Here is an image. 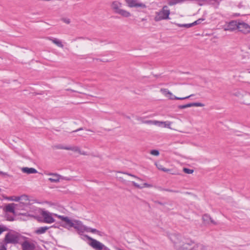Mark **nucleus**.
Wrapping results in <instances>:
<instances>
[{"mask_svg": "<svg viewBox=\"0 0 250 250\" xmlns=\"http://www.w3.org/2000/svg\"><path fill=\"white\" fill-rule=\"evenodd\" d=\"M170 239L176 250H191L193 242L179 234H172Z\"/></svg>", "mask_w": 250, "mask_h": 250, "instance_id": "nucleus-1", "label": "nucleus"}, {"mask_svg": "<svg viewBox=\"0 0 250 250\" xmlns=\"http://www.w3.org/2000/svg\"><path fill=\"white\" fill-rule=\"evenodd\" d=\"M111 6L112 9L116 14H119L125 18H128L131 16L130 12L121 8L122 3L119 1H113L111 3Z\"/></svg>", "mask_w": 250, "mask_h": 250, "instance_id": "nucleus-2", "label": "nucleus"}, {"mask_svg": "<svg viewBox=\"0 0 250 250\" xmlns=\"http://www.w3.org/2000/svg\"><path fill=\"white\" fill-rule=\"evenodd\" d=\"M156 16L154 19L156 21H160L164 20L169 19L170 14V10L168 7L166 5L163 6L161 10L156 12Z\"/></svg>", "mask_w": 250, "mask_h": 250, "instance_id": "nucleus-3", "label": "nucleus"}, {"mask_svg": "<svg viewBox=\"0 0 250 250\" xmlns=\"http://www.w3.org/2000/svg\"><path fill=\"white\" fill-rule=\"evenodd\" d=\"M54 214L44 210H42L41 212V215L43 218V222L48 224L55 222V220L53 218V216H55Z\"/></svg>", "mask_w": 250, "mask_h": 250, "instance_id": "nucleus-4", "label": "nucleus"}, {"mask_svg": "<svg viewBox=\"0 0 250 250\" xmlns=\"http://www.w3.org/2000/svg\"><path fill=\"white\" fill-rule=\"evenodd\" d=\"M20 240V235L15 232H9L5 237V241L6 243L16 244Z\"/></svg>", "mask_w": 250, "mask_h": 250, "instance_id": "nucleus-5", "label": "nucleus"}, {"mask_svg": "<svg viewBox=\"0 0 250 250\" xmlns=\"http://www.w3.org/2000/svg\"><path fill=\"white\" fill-rule=\"evenodd\" d=\"M161 92L164 94L166 97L168 98V99L170 100H183L185 99H187L189 98V97L192 96L193 95L191 94L188 96L185 97H178L175 96H174L172 93L170 92L166 88H161L160 89Z\"/></svg>", "mask_w": 250, "mask_h": 250, "instance_id": "nucleus-6", "label": "nucleus"}, {"mask_svg": "<svg viewBox=\"0 0 250 250\" xmlns=\"http://www.w3.org/2000/svg\"><path fill=\"white\" fill-rule=\"evenodd\" d=\"M55 216L65 222L66 228H72L74 225V220H71L68 217L60 215L57 214H54Z\"/></svg>", "mask_w": 250, "mask_h": 250, "instance_id": "nucleus-7", "label": "nucleus"}, {"mask_svg": "<svg viewBox=\"0 0 250 250\" xmlns=\"http://www.w3.org/2000/svg\"><path fill=\"white\" fill-rule=\"evenodd\" d=\"M237 29L245 34L250 33V26L244 22H238Z\"/></svg>", "mask_w": 250, "mask_h": 250, "instance_id": "nucleus-8", "label": "nucleus"}, {"mask_svg": "<svg viewBox=\"0 0 250 250\" xmlns=\"http://www.w3.org/2000/svg\"><path fill=\"white\" fill-rule=\"evenodd\" d=\"M72 228L76 229L79 234L82 233L85 231L86 226H84L81 221L74 220V225Z\"/></svg>", "mask_w": 250, "mask_h": 250, "instance_id": "nucleus-9", "label": "nucleus"}, {"mask_svg": "<svg viewBox=\"0 0 250 250\" xmlns=\"http://www.w3.org/2000/svg\"><path fill=\"white\" fill-rule=\"evenodd\" d=\"M89 245L95 250H105L106 247L97 240H92V242L89 243Z\"/></svg>", "mask_w": 250, "mask_h": 250, "instance_id": "nucleus-10", "label": "nucleus"}, {"mask_svg": "<svg viewBox=\"0 0 250 250\" xmlns=\"http://www.w3.org/2000/svg\"><path fill=\"white\" fill-rule=\"evenodd\" d=\"M22 250H35V244L33 242L25 240L21 244Z\"/></svg>", "mask_w": 250, "mask_h": 250, "instance_id": "nucleus-11", "label": "nucleus"}, {"mask_svg": "<svg viewBox=\"0 0 250 250\" xmlns=\"http://www.w3.org/2000/svg\"><path fill=\"white\" fill-rule=\"evenodd\" d=\"M127 5L130 7H142L146 8V6L143 3L139 2L137 0H125Z\"/></svg>", "mask_w": 250, "mask_h": 250, "instance_id": "nucleus-12", "label": "nucleus"}, {"mask_svg": "<svg viewBox=\"0 0 250 250\" xmlns=\"http://www.w3.org/2000/svg\"><path fill=\"white\" fill-rule=\"evenodd\" d=\"M238 22L236 21H231L229 22L224 28L225 31H233L237 29Z\"/></svg>", "mask_w": 250, "mask_h": 250, "instance_id": "nucleus-13", "label": "nucleus"}, {"mask_svg": "<svg viewBox=\"0 0 250 250\" xmlns=\"http://www.w3.org/2000/svg\"><path fill=\"white\" fill-rule=\"evenodd\" d=\"M204 106V104L201 103H191L185 105H179L178 107L179 109H184L187 107H190L192 106L203 107Z\"/></svg>", "mask_w": 250, "mask_h": 250, "instance_id": "nucleus-14", "label": "nucleus"}, {"mask_svg": "<svg viewBox=\"0 0 250 250\" xmlns=\"http://www.w3.org/2000/svg\"><path fill=\"white\" fill-rule=\"evenodd\" d=\"M203 222L205 224H210V223L216 225L217 223L208 214H204L202 217Z\"/></svg>", "mask_w": 250, "mask_h": 250, "instance_id": "nucleus-15", "label": "nucleus"}, {"mask_svg": "<svg viewBox=\"0 0 250 250\" xmlns=\"http://www.w3.org/2000/svg\"><path fill=\"white\" fill-rule=\"evenodd\" d=\"M17 205L14 203L9 204L5 207V211L7 212H10L15 214V209Z\"/></svg>", "mask_w": 250, "mask_h": 250, "instance_id": "nucleus-16", "label": "nucleus"}, {"mask_svg": "<svg viewBox=\"0 0 250 250\" xmlns=\"http://www.w3.org/2000/svg\"><path fill=\"white\" fill-rule=\"evenodd\" d=\"M204 21L203 19H199L197 20V21H195L194 22H192L191 23L184 24H178L177 25L179 27H186V28H189V27H191L192 26H194V25H195L199 24L201 23V22L202 21Z\"/></svg>", "mask_w": 250, "mask_h": 250, "instance_id": "nucleus-17", "label": "nucleus"}, {"mask_svg": "<svg viewBox=\"0 0 250 250\" xmlns=\"http://www.w3.org/2000/svg\"><path fill=\"white\" fill-rule=\"evenodd\" d=\"M241 103L245 104L250 105V93L245 92L243 97Z\"/></svg>", "mask_w": 250, "mask_h": 250, "instance_id": "nucleus-18", "label": "nucleus"}, {"mask_svg": "<svg viewBox=\"0 0 250 250\" xmlns=\"http://www.w3.org/2000/svg\"><path fill=\"white\" fill-rule=\"evenodd\" d=\"M171 123L170 122L167 121V122H162V121H156L155 125L160 126V127H167L169 128H170V125Z\"/></svg>", "mask_w": 250, "mask_h": 250, "instance_id": "nucleus-19", "label": "nucleus"}, {"mask_svg": "<svg viewBox=\"0 0 250 250\" xmlns=\"http://www.w3.org/2000/svg\"><path fill=\"white\" fill-rule=\"evenodd\" d=\"M48 40L51 41L54 44H56L58 47L62 48L63 45L62 42L57 38H48Z\"/></svg>", "mask_w": 250, "mask_h": 250, "instance_id": "nucleus-20", "label": "nucleus"}, {"mask_svg": "<svg viewBox=\"0 0 250 250\" xmlns=\"http://www.w3.org/2000/svg\"><path fill=\"white\" fill-rule=\"evenodd\" d=\"M48 175L52 176L48 180L51 182H58L60 181L61 176L56 173H49Z\"/></svg>", "mask_w": 250, "mask_h": 250, "instance_id": "nucleus-21", "label": "nucleus"}, {"mask_svg": "<svg viewBox=\"0 0 250 250\" xmlns=\"http://www.w3.org/2000/svg\"><path fill=\"white\" fill-rule=\"evenodd\" d=\"M21 171L23 173L27 174L37 173L38 172L37 170L35 168L27 167H22L21 168Z\"/></svg>", "mask_w": 250, "mask_h": 250, "instance_id": "nucleus-22", "label": "nucleus"}, {"mask_svg": "<svg viewBox=\"0 0 250 250\" xmlns=\"http://www.w3.org/2000/svg\"><path fill=\"white\" fill-rule=\"evenodd\" d=\"M50 227L47 226L40 227L35 232L37 234H42L44 233Z\"/></svg>", "mask_w": 250, "mask_h": 250, "instance_id": "nucleus-23", "label": "nucleus"}, {"mask_svg": "<svg viewBox=\"0 0 250 250\" xmlns=\"http://www.w3.org/2000/svg\"><path fill=\"white\" fill-rule=\"evenodd\" d=\"M191 250H207V248L202 244H196L192 247Z\"/></svg>", "mask_w": 250, "mask_h": 250, "instance_id": "nucleus-24", "label": "nucleus"}, {"mask_svg": "<svg viewBox=\"0 0 250 250\" xmlns=\"http://www.w3.org/2000/svg\"><path fill=\"white\" fill-rule=\"evenodd\" d=\"M132 184L134 186H135V187L139 188H142L144 187H146V188L152 187V185L149 184L147 183H144L143 187L140 186L139 184H138L137 183H136L134 182H132Z\"/></svg>", "mask_w": 250, "mask_h": 250, "instance_id": "nucleus-25", "label": "nucleus"}, {"mask_svg": "<svg viewBox=\"0 0 250 250\" xmlns=\"http://www.w3.org/2000/svg\"><path fill=\"white\" fill-rule=\"evenodd\" d=\"M68 150H72L74 152H78L79 153L80 152L81 149L78 146H68V148H66Z\"/></svg>", "mask_w": 250, "mask_h": 250, "instance_id": "nucleus-26", "label": "nucleus"}, {"mask_svg": "<svg viewBox=\"0 0 250 250\" xmlns=\"http://www.w3.org/2000/svg\"><path fill=\"white\" fill-rule=\"evenodd\" d=\"M233 95H234L235 97H237L238 98L240 102L241 103L244 95V93H241L240 91H236L233 93Z\"/></svg>", "mask_w": 250, "mask_h": 250, "instance_id": "nucleus-27", "label": "nucleus"}, {"mask_svg": "<svg viewBox=\"0 0 250 250\" xmlns=\"http://www.w3.org/2000/svg\"><path fill=\"white\" fill-rule=\"evenodd\" d=\"M184 1V0H168V4L170 6H172L178 3H181Z\"/></svg>", "mask_w": 250, "mask_h": 250, "instance_id": "nucleus-28", "label": "nucleus"}, {"mask_svg": "<svg viewBox=\"0 0 250 250\" xmlns=\"http://www.w3.org/2000/svg\"><path fill=\"white\" fill-rule=\"evenodd\" d=\"M85 231L86 232H91L92 233H96L99 232L98 230H97L95 229H92L90 228H88L87 227H86Z\"/></svg>", "mask_w": 250, "mask_h": 250, "instance_id": "nucleus-29", "label": "nucleus"}, {"mask_svg": "<svg viewBox=\"0 0 250 250\" xmlns=\"http://www.w3.org/2000/svg\"><path fill=\"white\" fill-rule=\"evenodd\" d=\"M155 165L159 169L162 170V171H165V172L169 171V170L168 169H167L166 168H163L162 166L160 164L156 163Z\"/></svg>", "mask_w": 250, "mask_h": 250, "instance_id": "nucleus-30", "label": "nucleus"}, {"mask_svg": "<svg viewBox=\"0 0 250 250\" xmlns=\"http://www.w3.org/2000/svg\"><path fill=\"white\" fill-rule=\"evenodd\" d=\"M156 121H155V120H147V121H143L142 122L146 124L155 125Z\"/></svg>", "mask_w": 250, "mask_h": 250, "instance_id": "nucleus-31", "label": "nucleus"}, {"mask_svg": "<svg viewBox=\"0 0 250 250\" xmlns=\"http://www.w3.org/2000/svg\"><path fill=\"white\" fill-rule=\"evenodd\" d=\"M150 154L152 155L157 156L159 155L160 153L158 150L154 149L150 151Z\"/></svg>", "mask_w": 250, "mask_h": 250, "instance_id": "nucleus-32", "label": "nucleus"}, {"mask_svg": "<svg viewBox=\"0 0 250 250\" xmlns=\"http://www.w3.org/2000/svg\"><path fill=\"white\" fill-rule=\"evenodd\" d=\"M183 171L187 174H192L194 170L193 169H189L188 168H184Z\"/></svg>", "mask_w": 250, "mask_h": 250, "instance_id": "nucleus-33", "label": "nucleus"}, {"mask_svg": "<svg viewBox=\"0 0 250 250\" xmlns=\"http://www.w3.org/2000/svg\"><path fill=\"white\" fill-rule=\"evenodd\" d=\"M118 173L119 174H121V175H123V174H126V175H128L129 176H132L133 177H134L135 178H137L138 179V180H140V181H142V180L141 179H140V178L139 177H137V176L134 175H132L131 174H129V173H122V172H119Z\"/></svg>", "mask_w": 250, "mask_h": 250, "instance_id": "nucleus-34", "label": "nucleus"}, {"mask_svg": "<svg viewBox=\"0 0 250 250\" xmlns=\"http://www.w3.org/2000/svg\"><path fill=\"white\" fill-rule=\"evenodd\" d=\"M20 200L24 201H28L29 200L28 197L26 195H22L20 196Z\"/></svg>", "mask_w": 250, "mask_h": 250, "instance_id": "nucleus-35", "label": "nucleus"}, {"mask_svg": "<svg viewBox=\"0 0 250 250\" xmlns=\"http://www.w3.org/2000/svg\"><path fill=\"white\" fill-rule=\"evenodd\" d=\"M66 90H67V91H71L74 92H77V93H80V94H87L86 93H85L84 92H83L82 91L75 90H73V89H66Z\"/></svg>", "mask_w": 250, "mask_h": 250, "instance_id": "nucleus-36", "label": "nucleus"}, {"mask_svg": "<svg viewBox=\"0 0 250 250\" xmlns=\"http://www.w3.org/2000/svg\"><path fill=\"white\" fill-rule=\"evenodd\" d=\"M165 191L170 192H174V193H179L180 191L179 190H172L169 188H165Z\"/></svg>", "mask_w": 250, "mask_h": 250, "instance_id": "nucleus-37", "label": "nucleus"}, {"mask_svg": "<svg viewBox=\"0 0 250 250\" xmlns=\"http://www.w3.org/2000/svg\"><path fill=\"white\" fill-rule=\"evenodd\" d=\"M60 180H67V181H70L71 180V178L67 177H63L61 176Z\"/></svg>", "mask_w": 250, "mask_h": 250, "instance_id": "nucleus-38", "label": "nucleus"}, {"mask_svg": "<svg viewBox=\"0 0 250 250\" xmlns=\"http://www.w3.org/2000/svg\"><path fill=\"white\" fill-rule=\"evenodd\" d=\"M117 178H118L121 181L123 182V181H125V180H124V179L123 176H122L121 175H118L117 176Z\"/></svg>", "mask_w": 250, "mask_h": 250, "instance_id": "nucleus-39", "label": "nucleus"}, {"mask_svg": "<svg viewBox=\"0 0 250 250\" xmlns=\"http://www.w3.org/2000/svg\"><path fill=\"white\" fill-rule=\"evenodd\" d=\"M57 148H59V149L67 150V149L66 148H68V146H58Z\"/></svg>", "mask_w": 250, "mask_h": 250, "instance_id": "nucleus-40", "label": "nucleus"}, {"mask_svg": "<svg viewBox=\"0 0 250 250\" xmlns=\"http://www.w3.org/2000/svg\"><path fill=\"white\" fill-rule=\"evenodd\" d=\"M4 230H5V228L0 226V234Z\"/></svg>", "mask_w": 250, "mask_h": 250, "instance_id": "nucleus-41", "label": "nucleus"}, {"mask_svg": "<svg viewBox=\"0 0 250 250\" xmlns=\"http://www.w3.org/2000/svg\"><path fill=\"white\" fill-rule=\"evenodd\" d=\"M79 154L83 155H87V153L86 152L82 151L81 150L80 152H79Z\"/></svg>", "mask_w": 250, "mask_h": 250, "instance_id": "nucleus-42", "label": "nucleus"}, {"mask_svg": "<svg viewBox=\"0 0 250 250\" xmlns=\"http://www.w3.org/2000/svg\"><path fill=\"white\" fill-rule=\"evenodd\" d=\"M20 198H21L20 196L15 197L14 200L15 201H19L20 200Z\"/></svg>", "mask_w": 250, "mask_h": 250, "instance_id": "nucleus-43", "label": "nucleus"}, {"mask_svg": "<svg viewBox=\"0 0 250 250\" xmlns=\"http://www.w3.org/2000/svg\"><path fill=\"white\" fill-rule=\"evenodd\" d=\"M156 188L160 191H165V188H163L161 187H157Z\"/></svg>", "mask_w": 250, "mask_h": 250, "instance_id": "nucleus-44", "label": "nucleus"}, {"mask_svg": "<svg viewBox=\"0 0 250 250\" xmlns=\"http://www.w3.org/2000/svg\"><path fill=\"white\" fill-rule=\"evenodd\" d=\"M0 250H6V249L3 245H1L0 246Z\"/></svg>", "mask_w": 250, "mask_h": 250, "instance_id": "nucleus-45", "label": "nucleus"}, {"mask_svg": "<svg viewBox=\"0 0 250 250\" xmlns=\"http://www.w3.org/2000/svg\"><path fill=\"white\" fill-rule=\"evenodd\" d=\"M155 202L156 204H158L160 205H164V203H162V202H159V201H155Z\"/></svg>", "mask_w": 250, "mask_h": 250, "instance_id": "nucleus-46", "label": "nucleus"}, {"mask_svg": "<svg viewBox=\"0 0 250 250\" xmlns=\"http://www.w3.org/2000/svg\"><path fill=\"white\" fill-rule=\"evenodd\" d=\"M86 237L87 238V239H88V240H90V241H91V242H92V240H95L94 239H93V238H92L91 237H89V236H87V235H86Z\"/></svg>", "mask_w": 250, "mask_h": 250, "instance_id": "nucleus-47", "label": "nucleus"}, {"mask_svg": "<svg viewBox=\"0 0 250 250\" xmlns=\"http://www.w3.org/2000/svg\"><path fill=\"white\" fill-rule=\"evenodd\" d=\"M0 174L2 175H7V174L6 173L0 171Z\"/></svg>", "mask_w": 250, "mask_h": 250, "instance_id": "nucleus-48", "label": "nucleus"}, {"mask_svg": "<svg viewBox=\"0 0 250 250\" xmlns=\"http://www.w3.org/2000/svg\"><path fill=\"white\" fill-rule=\"evenodd\" d=\"M82 129H83V128H79V129H77V130H74V131H72V132H77V131H80V130H82Z\"/></svg>", "mask_w": 250, "mask_h": 250, "instance_id": "nucleus-49", "label": "nucleus"}, {"mask_svg": "<svg viewBox=\"0 0 250 250\" xmlns=\"http://www.w3.org/2000/svg\"><path fill=\"white\" fill-rule=\"evenodd\" d=\"M197 1H208V0H197Z\"/></svg>", "mask_w": 250, "mask_h": 250, "instance_id": "nucleus-50", "label": "nucleus"}, {"mask_svg": "<svg viewBox=\"0 0 250 250\" xmlns=\"http://www.w3.org/2000/svg\"><path fill=\"white\" fill-rule=\"evenodd\" d=\"M8 199H9V200H14V198H13V197H9V198H8Z\"/></svg>", "mask_w": 250, "mask_h": 250, "instance_id": "nucleus-51", "label": "nucleus"}, {"mask_svg": "<svg viewBox=\"0 0 250 250\" xmlns=\"http://www.w3.org/2000/svg\"><path fill=\"white\" fill-rule=\"evenodd\" d=\"M65 22H66L67 23H69L70 22L69 20H67L65 21Z\"/></svg>", "mask_w": 250, "mask_h": 250, "instance_id": "nucleus-52", "label": "nucleus"}, {"mask_svg": "<svg viewBox=\"0 0 250 250\" xmlns=\"http://www.w3.org/2000/svg\"><path fill=\"white\" fill-rule=\"evenodd\" d=\"M137 120H139V121H141V118L140 117H138L137 118Z\"/></svg>", "mask_w": 250, "mask_h": 250, "instance_id": "nucleus-53", "label": "nucleus"}, {"mask_svg": "<svg viewBox=\"0 0 250 250\" xmlns=\"http://www.w3.org/2000/svg\"><path fill=\"white\" fill-rule=\"evenodd\" d=\"M218 0H208V1H217Z\"/></svg>", "mask_w": 250, "mask_h": 250, "instance_id": "nucleus-54", "label": "nucleus"}, {"mask_svg": "<svg viewBox=\"0 0 250 250\" xmlns=\"http://www.w3.org/2000/svg\"><path fill=\"white\" fill-rule=\"evenodd\" d=\"M87 130L90 132H93V131L90 129H87Z\"/></svg>", "mask_w": 250, "mask_h": 250, "instance_id": "nucleus-55", "label": "nucleus"}, {"mask_svg": "<svg viewBox=\"0 0 250 250\" xmlns=\"http://www.w3.org/2000/svg\"><path fill=\"white\" fill-rule=\"evenodd\" d=\"M126 118L128 119H130V118L129 116H126Z\"/></svg>", "mask_w": 250, "mask_h": 250, "instance_id": "nucleus-56", "label": "nucleus"}, {"mask_svg": "<svg viewBox=\"0 0 250 250\" xmlns=\"http://www.w3.org/2000/svg\"><path fill=\"white\" fill-rule=\"evenodd\" d=\"M249 48L250 49V44L249 45Z\"/></svg>", "mask_w": 250, "mask_h": 250, "instance_id": "nucleus-57", "label": "nucleus"}, {"mask_svg": "<svg viewBox=\"0 0 250 250\" xmlns=\"http://www.w3.org/2000/svg\"><path fill=\"white\" fill-rule=\"evenodd\" d=\"M249 73H250V72Z\"/></svg>", "mask_w": 250, "mask_h": 250, "instance_id": "nucleus-58", "label": "nucleus"}]
</instances>
